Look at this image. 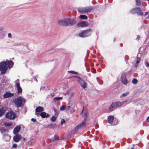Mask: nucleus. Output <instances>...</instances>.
I'll return each instance as SVG.
<instances>
[{
    "label": "nucleus",
    "instance_id": "obj_5",
    "mask_svg": "<svg viewBox=\"0 0 149 149\" xmlns=\"http://www.w3.org/2000/svg\"><path fill=\"white\" fill-rule=\"evenodd\" d=\"M6 117L10 120H14L16 118V115L13 111H9L6 114Z\"/></svg>",
    "mask_w": 149,
    "mask_h": 149
},
{
    "label": "nucleus",
    "instance_id": "obj_3",
    "mask_svg": "<svg viewBox=\"0 0 149 149\" xmlns=\"http://www.w3.org/2000/svg\"><path fill=\"white\" fill-rule=\"evenodd\" d=\"M130 13L133 14L137 13L139 16H142L143 15L142 10L139 7H136L130 10Z\"/></svg>",
    "mask_w": 149,
    "mask_h": 149
},
{
    "label": "nucleus",
    "instance_id": "obj_52",
    "mask_svg": "<svg viewBox=\"0 0 149 149\" xmlns=\"http://www.w3.org/2000/svg\"><path fill=\"white\" fill-rule=\"evenodd\" d=\"M3 31V30L2 28H0V32H1Z\"/></svg>",
    "mask_w": 149,
    "mask_h": 149
},
{
    "label": "nucleus",
    "instance_id": "obj_44",
    "mask_svg": "<svg viewBox=\"0 0 149 149\" xmlns=\"http://www.w3.org/2000/svg\"><path fill=\"white\" fill-rule=\"evenodd\" d=\"M45 88L44 86L41 87L40 88V90L44 91L45 90Z\"/></svg>",
    "mask_w": 149,
    "mask_h": 149
},
{
    "label": "nucleus",
    "instance_id": "obj_1",
    "mask_svg": "<svg viewBox=\"0 0 149 149\" xmlns=\"http://www.w3.org/2000/svg\"><path fill=\"white\" fill-rule=\"evenodd\" d=\"M93 31V30L91 29H86L79 33V36L80 37L82 38L88 37L91 35Z\"/></svg>",
    "mask_w": 149,
    "mask_h": 149
},
{
    "label": "nucleus",
    "instance_id": "obj_19",
    "mask_svg": "<svg viewBox=\"0 0 149 149\" xmlns=\"http://www.w3.org/2000/svg\"><path fill=\"white\" fill-rule=\"evenodd\" d=\"M6 110L5 107H2L0 109V117H1L5 113Z\"/></svg>",
    "mask_w": 149,
    "mask_h": 149
},
{
    "label": "nucleus",
    "instance_id": "obj_37",
    "mask_svg": "<svg viewBox=\"0 0 149 149\" xmlns=\"http://www.w3.org/2000/svg\"><path fill=\"white\" fill-rule=\"evenodd\" d=\"M141 60V58L139 57H138L136 59V63L138 64L140 62Z\"/></svg>",
    "mask_w": 149,
    "mask_h": 149
},
{
    "label": "nucleus",
    "instance_id": "obj_42",
    "mask_svg": "<svg viewBox=\"0 0 149 149\" xmlns=\"http://www.w3.org/2000/svg\"><path fill=\"white\" fill-rule=\"evenodd\" d=\"M17 147V145L16 144H13L12 146V147L13 148H16Z\"/></svg>",
    "mask_w": 149,
    "mask_h": 149
},
{
    "label": "nucleus",
    "instance_id": "obj_20",
    "mask_svg": "<svg viewBox=\"0 0 149 149\" xmlns=\"http://www.w3.org/2000/svg\"><path fill=\"white\" fill-rule=\"evenodd\" d=\"M115 105L116 109L119 107L122 106V104L121 102H113Z\"/></svg>",
    "mask_w": 149,
    "mask_h": 149
},
{
    "label": "nucleus",
    "instance_id": "obj_11",
    "mask_svg": "<svg viewBox=\"0 0 149 149\" xmlns=\"http://www.w3.org/2000/svg\"><path fill=\"white\" fill-rule=\"evenodd\" d=\"M77 81L80 84L81 86L84 89H85L86 88L87 84L82 78L79 80H77Z\"/></svg>",
    "mask_w": 149,
    "mask_h": 149
},
{
    "label": "nucleus",
    "instance_id": "obj_47",
    "mask_svg": "<svg viewBox=\"0 0 149 149\" xmlns=\"http://www.w3.org/2000/svg\"><path fill=\"white\" fill-rule=\"evenodd\" d=\"M50 126H51L52 127H55L56 126V125L54 124H51L50 125Z\"/></svg>",
    "mask_w": 149,
    "mask_h": 149
},
{
    "label": "nucleus",
    "instance_id": "obj_45",
    "mask_svg": "<svg viewBox=\"0 0 149 149\" xmlns=\"http://www.w3.org/2000/svg\"><path fill=\"white\" fill-rule=\"evenodd\" d=\"M22 101L24 102H26V100L24 98L22 97Z\"/></svg>",
    "mask_w": 149,
    "mask_h": 149
},
{
    "label": "nucleus",
    "instance_id": "obj_33",
    "mask_svg": "<svg viewBox=\"0 0 149 149\" xmlns=\"http://www.w3.org/2000/svg\"><path fill=\"white\" fill-rule=\"evenodd\" d=\"M60 140V139H59L58 138H56L55 137H54L52 138V139H51V141L52 142H53L55 141L58 140Z\"/></svg>",
    "mask_w": 149,
    "mask_h": 149
},
{
    "label": "nucleus",
    "instance_id": "obj_51",
    "mask_svg": "<svg viewBox=\"0 0 149 149\" xmlns=\"http://www.w3.org/2000/svg\"><path fill=\"white\" fill-rule=\"evenodd\" d=\"M147 121L149 122V116L147 118Z\"/></svg>",
    "mask_w": 149,
    "mask_h": 149
},
{
    "label": "nucleus",
    "instance_id": "obj_48",
    "mask_svg": "<svg viewBox=\"0 0 149 149\" xmlns=\"http://www.w3.org/2000/svg\"><path fill=\"white\" fill-rule=\"evenodd\" d=\"M127 102V100H125V101H123L122 102H121L122 103V105L124 104V103L125 102Z\"/></svg>",
    "mask_w": 149,
    "mask_h": 149
},
{
    "label": "nucleus",
    "instance_id": "obj_15",
    "mask_svg": "<svg viewBox=\"0 0 149 149\" xmlns=\"http://www.w3.org/2000/svg\"><path fill=\"white\" fill-rule=\"evenodd\" d=\"M5 62H6L7 68L9 69L11 68L13 66L14 63L12 61H9L7 60Z\"/></svg>",
    "mask_w": 149,
    "mask_h": 149
},
{
    "label": "nucleus",
    "instance_id": "obj_49",
    "mask_svg": "<svg viewBox=\"0 0 149 149\" xmlns=\"http://www.w3.org/2000/svg\"><path fill=\"white\" fill-rule=\"evenodd\" d=\"M140 38V36L139 35L137 36V39L138 40H139Z\"/></svg>",
    "mask_w": 149,
    "mask_h": 149
},
{
    "label": "nucleus",
    "instance_id": "obj_9",
    "mask_svg": "<svg viewBox=\"0 0 149 149\" xmlns=\"http://www.w3.org/2000/svg\"><path fill=\"white\" fill-rule=\"evenodd\" d=\"M89 24V23L88 22L83 21L78 22L76 25L78 27H83L88 26Z\"/></svg>",
    "mask_w": 149,
    "mask_h": 149
},
{
    "label": "nucleus",
    "instance_id": "obj_55",
    "mask_svg": "<svg viewBox=\"0 0 149 149\" xmlns=\"http://www.w3.org/2000/svg\"><path fill=\"white\" fill-rule=\"evenodd\" d=\"M84 111V109H83L81 112L80 113V114H81V113H82Z\"/></svg>",
    "mask_w": 149,
    "mask_h": 149
},
{
    "label": "nucleus",
    "instance_id": "obj_54",
    "mask_svg": "<svg viewBox=\"0 0 149 149\" xmlns=\"http://www.w3.org/2000/svg\"><path fill=\"white\" fill-rule=\"evenodd\" d=\"M148 18H149V14L148 15V16L147 17H146V18L147 19H148Z\"/></svg>",
    "mask_w": 149,
    "mask_h": 149
},
{
    "label": "nucleus",
    "instance_id": "obj_32",
    "mask_svg": "<svg viewBox=\"0 0 149 149\" xmlns=\"http://www.w3.org/2000/svg\"><path fill=\"white\" fill-rule=\"evenodd\" d=\"M137 82L138 80L134 78L132 80V83L134 84H136V83H137Z\"/></svg>",
    "mask_w": 149,
    "mask_h": 149
},
{
    "label": "nucleus",
    "instance_id": "obj_7",
    "mask_svg": "<svg viewBox=\"0 0 149 149\" xmlns=\"http://www.w3.org/2000/svg\"><path fill=\"white\" fill-rule=\"evenodd\" d=\"M126 73L124 72L122 73L121 76V81L124 85H127L129 82L128 81L126 78Z\"/></svg>",
    "mask_w": 149,
    "mask_h": 149
},
{
    "label": "nucleus",
    "instance_id": "obj_28",
    "mask_svg": "<svg viewBox=\"0 0 149 149\" xmlns=\"http://www.w3.org/2000/svg\"><path fill=\"white\" fill-rule=\"evenodd\" d=\"M35 142V140L33 139H31L28 142V143L30 145L32 146Z\"/></svg>",
    "mask_w": 149,
    "mask_h": 149
},
{
    "label": "nucleus",
    "instance_id": "obj_12",
    "mask_svg": "<svg viewBox=\"0 0 149 149\" xmlns=\"http://www.w3.org/2000/svg\"><path fill=\"white\" fill-rule=\"evenodd\" d=\"M14 95V93H11L10 92H6L3 95V97L4 98H7L13 97Z\"/></svg>",
    "mask_w": 149,
    "mask_h": 149
},
{
    "label": "nucleus",
    "instance_id": "obj_24",
    "mask_svg": "<svg viewBox=\"0 0 149 149\" xmlns=\"http://www.w3.org/2000/svg\"><path fill=\"white\" fill-rule=\"evenodd\" d=\"M107 119L108 122L109 123H111L114 120V117L112 116H108Z\"/></svg>",
    "mask_w": 149,
    "mask_h": 149
},
{
    "label": "nucleus",
    "instance_id": "obj_13",
    "mask_svg": "<svg viewBox=\"0 0 149 149\" xmlns=\"http://www.w3.org/2000/svg\"><path fill=\"white\" fill-rule=\"evenodd\" d=\"M21 139V135L19 134H16V135L13 137V140L14 141L16 142H17L19 141Z\"/></svg>",
    "mask_w": 149,
    "mask_h": 149
},
{
    "label": "nucleus",
    "instance_id": "obj_46",
    "mask_svg": "<svg viewBox=\"0 0 149 149\" xmlns=\"http://www.w3.org/2000/svg\"><path fill=\"white\" fill-rule=\"evenodd\" d=\"M8 37L9 38H12V35L11 33H9L8 34Z\"/></svg>",
    "mask_w": 149,
    "mask_h": 149
},
{
    "label": "nucleus",
    "instance_id": "obj_39",
    "mask_svg": "<svg viewBox=\"0 0 149 149\" xmlns=\"http://www.w3.org/2000/svg\"><path fill=\"white\" fill-rule=\"evenodd\" d=\"M73 77L74 78H77V80H79L81 79V78H80V77L77 76H73Z\"/></svg>",
    "mask_w": 149,
    "mask_h": 149
},
{
    "label": "nucleus",
    "instance_id": "obj_16",
    "mask_svg": "<svg viewBox=\"0 0 149 149\" xmlns=\"http://www.w3.org/2000/svg\"><path fill=\"white\" fill-rule=\"evenodd\" d=\"M15 86L17 89V93H22V89L20 86L19 83L16 82L15 83Z\"/></svg>",
    "mask_w": 149,
    "mask_h": 149
},
{
    "label": "nucleus",
    "instance_id": "obj_21",
    "mask_svg": "<svg viewBox=\"0 0 149 149\" xmlns=\"http://www.w3.org/2000/svg\"><path fill=\"white\" fill-rule=\"evenodd\" d=\"M85 7L84 8H78V11L81 14L86 13Z\"/></svg>",
    "mask_w": 149,
    "mask_h": 149
},
{
    "label": "nucleus",
    "instance_id": "obj_23",
    "mask_svg": "<svg viewBox=\"0 0 149 149\" xmlns=\"http://www.w3.org/2000/svg\"><path fill=\"white\" fill-rule=\"evenodd\" d=\"M109 109L111 111H113V110L116 109L113 102H112L109 106Z\"/></svg>",
    "mask_w": 149,
    "mask_h": 149
},
{
    "label": "nucleus",
    "instance_id": "obj_53",
    "mask_svg": "<svg viewBox=\"0 0 149 149\" xmlns=\"http://www.w3.org/2000/svg\"><path fill=\"white\" fill-rule=\"evenodd\" d=\"M25 140V138H23L22 139V140H23V141H24Z\"/></svg>",
    "mask_w": 149,
    "mask_h": 149
},
{
    "label": "nucleus",
    "instance_id": "obj_27",
    "mask_svg": "<svg viewBox=\"0 0 149 149\" xmlns=\"http://www.w3.org/2000/svg\"><path fill=\"white\" fill-rule=\"evenodd\" d=\"M129 94V92L127 91L126 93H123L121 95L120 97V98H121L122 97H125L127 96Z\"/></svg>",
    "mask_w": 149,
    "mask_h": 149
},
{
    "label": "nucleus",
    "instance_id": "obj_56",
    "mask_svg": "<svg viewBox=\"0 0 149 149\" xmlns=\"http://www.w3.org/2000/svg\"><path fill=\"white\" fill-rule=\"evenodd\" d=\"M54 112L55 113H56V111H57L56 110V109H54Z\"/></svg>",
    "mask_w": 149,
    "mask_h": 149
},
{
    "label": "nucleus",
    "instance_id": "obj_25",
    "mask_svg": "<svg viewBox=\"0 0 149 149\" xmlns=\"http://www.w3.org/2000/svg\"><path fill=\"white\" fill-rule=\"evenodd\" d=\"M0 131L2 133H7L8 132V129H6L3 127H1L0 128Z\"/></svg>",
    "mask_w": 149,
    "mask_h": 149
},
{
    "label": "nucleus",
    "instance_id": "obj_14",
    "mask_svg": "<svg viewBox=\"0 0 149 149\" xmlns=\"http://www.w3.org/2000/svg\"><path fill=\"white\" fill-rule=\"evenodd\" d=\"M43 111V108L41 106H38L37 107L35 110V114L38 115L40 112H42Z\"/></svg>",
    "mask_w": 149,
    "mask_h": 149
},
{
    "label": "nucleus",
    "instance_id": "obj_43",
    "mask_svg": "<svg viewBox=\"0 0 149 149\" xmlns=\"http://www.w3.org/2000/svg\"><path fill=\"white\" fill-rule=\"evenodd\" d=\"M31 120L33 122H36V119L34 118H32L31 119Z\"/></svg>",
    "mask_w": 149,
    "mask_h": 149
},
{
    "label": "nucleus",
    "instance_id": "obj_50",
    "mask_svg": "<svg viewBox=\"0 0 149 149\" xmlns=\"http://www.w3.org/2000/svg\"><path fill=\"white\" fill-rule=\"evenodd\" d=\"M148 12H146L145 13V14L144 15V16H146V15H147L148 14Z\"/></svg>",
    "mask_w": 149,
    "mask_h": 149
},
{
    "label": "nucleus",
    "instance_id": "obj_10",
    "mask_svg": "<svg viewBox=\"0 0 149 149\" xmlns=\"http://www.w3.org/2000/svg\"><path fill=\"white\" fill-rule=\"evenodd\" d=\"M86 125V121H84L82 123H80L78 125H77L74 128V131L75 132H77L78 131V129L80 128H83L84 126Z\"/></svg>",
    "mask_w": 149,
    "mask_h": 149
},
{
    "label": "nucleus",
    "instance_id": "obj_2",
    "mask_svg": "<svg viewBox=\"0 0 149 149\" xmlns=\"http://www.w3.org/2000/svg\"><path fill=\"white\" fill-rule=\"evenodd\" d=\"M6 62L5 61H4L0 63V71L1 74H4L8 69Z\"/></svg>",
    "mask_w": 149,
    "mask_h": 149
},
{
    "label": "nucleus",
    "instance_id": "obj_58",
    "mask_svg": "<svg viewBox=\"0 0 149 149\" xmlns=\"http://www.w3.org/2000/svg\"><path fill=\"white\" fill-rule=\"evenodd\" d=\"M115 38H114V41H115Z\"/></svg>",
    "mask_w": 149,
    "mask_h": 149
},
{
    "label": "nucleus",
    "instance_id": "obj_41",
    "mask_svg": "<svg viewBox=\"0 0 149 149\" xmlns=\"http://www.w3.org/2000/svg\"><path fill=\"white\" fill-rule=\"evenodd\" d=\"M65 122V120L63 119H62L61 120V124L63 125V123H64Z\"/></svg>",
    "mask_w": 149,
    "mask_h": 149
},
{
    "label": "nucleus",
    "instance_id": "obj_17",
    "mask_svg": "<svg viewBox=\"0 0 149 149\" xmlns=\"http://www.w3.org/2000/svg\"><path fill=\"white\" fill-rule=\"evenodd\" d=\"M40 115L43 118H47L49 116L48 113H47L44 112H41L40 114Z\"/></svg>",
    "mask_w": 149,
    "mask_h": 149
},
{
    "label": "nucleus",
    "instance_id": "obj_31",
    "mask_svg": "<svg viewBox=\"0 0 149 149\" xmlns=\"http://www.w3.org/2000/svg\"><path fill=\"white\" fill-rule=\"evenodd\" d=\"M4 125L5 126L10 127L12 125V124L10 123H4Z\"/></svg>",
    "mask_w": 149,
    "mask_h": 149
},
{
    "label": "nucleus",
    "instance_id": "obj_8",
    "mask_svg": "<svg viewBox=\"0 0 149 149\" xmlns=\"http://www.w3.org/2000/svg\"><path fill=\"white\" fill-rule=\"evenodd\" d=\"M67 18L60 19L58 21V23L60 25L67 26Z\"/></svg>",
    "mask_w": 149,
    "mask_h": 149
},
{
    "label": "nucleus",
    "instance_id": "obj_35",
    "mask_svg": "<svg viewBox=\"0 0 149 149\" xmlns=\"http://www.w3.org/2000/svg\"><path fill=\"white\" fill-rule=\"evenodd\" d=\"M68 72L72 74H78V73L74 71H69Z\"/></svg>",
    "mask_w": 149,
    "mask_h": 149
},
{
    "label": "nucleus",
    "instance_id": "obj_6",
    "mask_svg": "<svg viewBox=\"0 0 149 149\" xmlns=\"http://www.w3.org/2000/svg\"><path fill=\"white\" fill-rule=\"evenodd\" d=\"M67 26H73L76 24L77 20L72 18H67Z\"/></svg>",
    "mask_w": 149,
    "mask_h": 149
},
{
    "label": "nucleus",
    "instance_id": "obj_18",
    "mask_svg": "<svg viewBox=\"0 0 149 149\" xmlns=\"http://www.w3.org/2000/svg\"><path fill=\"white\" fill-rule=\"evenodd\" d=\"M21 127L19 126H17L15 127L13 130V133L14 134H16L20 130Z\"/></svg>",
    "mask_w": 149,
    "mask_h": 149
},
{
    "label": "nucleus",
    "instance_id": "obj_29",
    "mask_svg": "<svg viewBox=\"0 0 149 149\" xmlns=\"http://www.w3.org/2000/svg\"><path fill=\"white\" fill-rule=\"evenodd\" d=\"M63 98L61 97H54L53 99V100L54 101H56L58 100H61Z\"/></svg>",
    "mask_w": 149,
    "mask_h": 149
},
{
    "label": "nucleus",
    "instance_id": "obj_4",
    "mask_svg": "<svg viewBox=\"0 0 149 149\" xmlns=\"http://www.w3.org/2000/svg\"><path fill=\"white\" fill-rule=\"evenodd\" d=\"M14 102L17 108H19L23 106V104L22 101V97H19L14 100Z\"/></svg>",
    "mask_w": 149,
    "mask_h": 149
},
{
    "label": "nucleus",
    "instance_id": "obj_22",
    "mask_svg": "<svg viewBox=\"0 0 149 149\" xmlns=\"http://www.w3.org/2000/svg\"><path fill=\"white\" fill-rule=\"evenodd\" d=\"M85 12L86 13H88L90 12L93 9V7L91 6L86 7H85Z\"/></svg>",
    "mask_w": 149,
    "mask_h": 149
},
{
    "label": "nucleus",
    "instance_id": "obj_38",
    "mask_svg": "<svg viewBox=\"0 0 149 149\" xmlns=\"http://www.w3.org/2000/svg\"><path fill=\"white\" fill-rule=\"evenodd\" d=\"M84 120L85 121H86V119H87V113H85L84 114Z\"/></svg>",
    "mask_w": 149,
    "mask_h": 149
},
{
    "label": "nucleus",
    "instance_id": "obj_57",
    "mask_svg": "<svg viewBox=\"0 0 149 149\" xmlns=\"http://www.w3.org/2000/svg\"><path fill=\"white\" fill-rule=\"evenodd\" d=\"M16 81H19V80L17 79V80H16Z\"/></svg>",
    "mask_w": 149,
    "mask_h": 149
},
{
    "label": "nucleus",
    "instance_id": "obj_30",
    "mask_svg": "<svg viewBox=\"0 0 149 149\" xmlns=\"http://www.w3.org/2000/svg\"><path fill=\"white\" fill-rule=\"evenodd\" d=\"M56 118L54 116H53L51 118V120L52 122H55L56 120Z\"/></svg>",
    "mask_w": 149,
    "mask_h": 149
},
{
    "label": "nucleus",
    "instance_id": "obj_34",
    "mask_svg": "<svg viewBox=\"0 0 149 149\" xmlns=\"http://www.w3.org/2000/svg\"><path fill=\"white\" fill-rule=\"evenodd\" d=\"M66 105H63L60 107V110L61 111H62L64 110H65Z\"/></svg>",
    "mask_w": 149,
    "mask_h": 149
},
{
    "label": "nucleus",
    "instance_id": "obj_59",
    "mask_svg": "<svg viewBox=\"0 0 149 149\" xmlns=\"http://www.w3.org/2000/svg\"><path fill=\"white\" fill-rule=\"evenodd\" d=\"M133 149V148H132V149Z\"/></svg>",
    "mask_w": 149,
    "mask_h": 149
},
{
    "label": "nucleus",
    "instance_id": "obj_40",
    "mask_svg": "<svg viewBox=\"0 0 149 149\" xmlns=\"http://www.w3.org/2000/svg\"><path fill=\"white\" fill-rule=\"evenodd\" d=\"M9 136L8 134H4L3 135V138L4 139L5 137H8Z\"/></svg>",
    "mask_w": 149,
    "mask_h": 149
},
{
    "label": "nucleus",
    "instance_id": "obj_26",
    "mask_svg": "<svg viewBox=\"0 0 149 149\" xmlns=\"http://www.w3.org/2000/svg\"><path fill=\"white\" fill-rule=\"evenodd\" d=\"M87 18V16L84 15H81L79 17V18L84 19H86Z\"/></svg>",
    "mask_w": 149,
    "mask_h": 149
},
{
    "label": "nucleus",
    "instance_id": "obj_36",
    "mask_svg": "<svg viewBox=\"0 0 149 149\" xmlns=\"http://www.w3.org/2000/svg\"><path fill=\"white\" fill-rule=\"evenodd\" d=\"M70 108H71V107L70 106H66L65 111H68L70 109Z\"/></svg>",
    "mask_w": 149,
    "mask_h": 149
}]
</instances>
